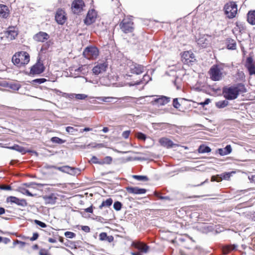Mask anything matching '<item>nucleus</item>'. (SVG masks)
I'll list each match as a JSON object with an SVG mask.
<instances>
[{"mask_svg": "<svg viewBox=\"0 0 255 255\" xmlns=\"http://www.w3.org/2000/svg\"><path fill=\"white\" fill-rule=\"evenodd\" d=\"M107 67L108 64L106 62L99 63L93 68V72L96 75H98L105 72Z\"/></svg>", "mask_w": 255, "mask_h": 255, "instance_id": "ddd939ff", "label": "nucleus"}, {"mask_svg": "<svg viewBox=\"0 0 255 255\" xmlns=\"http://www.w3.org/2000/svg\"><path fill=\"white\" fill-rule=\"evenodd\" d=\"M49 38V35L46 32L40 31L35 34L33 39L37 42H43Z\"/></svg>", "mask_w": 255, "mask_h": 255, "instance_id": "4468645a", "label": "nucleus"}, {"mask_svg": "<svg viewBox=\"0 0 255 255\" xmlns=\"http://www.w3.org/2000/svg\"><path fill=\"white\" fill-rule=\"evenodd\" d=\"M66 130L68 133H72L74 132L77 131L76 129H75V128H74L71 127H67L66 128Z\"/></svg>", "mask_w": 255, "mask_h": 255, "instance_id": "09e8293b", "label": "nucleus"}, {"mask_svg": "<svg viewBox=\"0 0 255 255\" xmlns=\"http://www.w3.org/2000/svg\"><path fill=\"white\" fill-rule=\"evenodd\" d=\"M159 142L161 145L167 148H172L178 146V144L174 143L172 141L165 137L160 138Z\"/></svg>", "mask_w": 255, "mask_h": 255, "instance_id": "a211bd4d", "label": "nucleus"}, {"mask_svg": "<svg viewBox=\"0 0 255 255\" xmlns=\"http://www.w3.org/2000/svg\"><path fill=\"white\" fill-rule=\"evenodd\" d=\"M75 72H79L82 74H85L88 72V66L86 65H82L78 68L74 70Z\"/></svg>", "mask_w": 255, "mask_h": 255, "instance_id": "cd10ccee", "label": "nucleus"}, {"mask_svg": "<svg viewBox=\"0 0 255 255\" xmlns=\"http://www.w3.org/2000/svg\"><path fill=\"white\" fill-rule=\"evenodd\" d=\"M232 151V148L231 145H227L224 148H219L218 149L219 153L222 155H226L231 153Z\"/></svg>", "mask_w": 255, "mask_h": 255, "instance_id": "b1692460", "label": "nucleus"}, {"mask_svg": "<svg viewBox=\"0 0 255 255\" xmlns=\"http://www.w3.org/2000/svg\"><path fill=\"white\" fill-rule=\"evenodd\" d=\"M126 190L128 193L133 194H143L146 192L145 189L137 187H127Z\"/></svg>", "mask_w": 255, "mask_h": 255, "instance_id": "6ab92c4d", "label": "nucleus"}, {"mask_svg": "<svg viewBox=\"0 0 255 255\" xmlns=\"http://www.w3.org/2000/svg\"><path fill=\"white\" fill-rule=\"evenodd\" d=\"M96 99L100 101L99 103H100V102L104 103H115L116 102H114V101L118 98L113 97H96Z\"/></svg>", "mask_w": 255, "mask_h": 255, "instance_id": "393cba45", "label": "nucleus"}, {"mask_svg": "<svg viewBox=\"0 0 255 255\" xmlns=\"http://www.w3.org/2000/svg\"><path fill=\"white\" fill-rule=\"evenodd\" d=\"M237 246L235 245L227 246L223 248V252L224 254H228L230 251L236 249Z\"/></svg>", "mask_w": 255, "mask_h": 255, "instance_id": "c85d7f7f", "label": "nucleus"}, {"mask_svg": "<svg viewBox=\"0 0 255 255\" xmlns=\"http://www.w3.org/2000/svg\"><path fill=\"white\" fill-rule=\"evenodd\" d=\"M211 102V100L210 99H206L205 101L203 102H201L200 104L203 106H204L206 105L209 104Z\"/></svg>", "mask_w": 255, "mask_h": 255, "instance_id": "052dcab7", "label": "nucleus"}, {"mask_svg": "<svg viewBox=\"0 0 255 255\" xmlns=\"http://www.w3.org/2000/svg\"><path fill=\"white\" fill-rule=\"evenodd\" d=\"M65 236L68 238L72 239L75 236V233L71 232H66Z\"/></svg>", "mask_w": 255, "mask_h": 255, "instance_id": "37998d69", "label": "nucleus"}, {"mask_svg": "<svg viewBox=\"0 0 255 255\" xmlns=\"http://www.w3.org/2000/svg\"><path fill=\"white\" fill-rule=\"evenodd\" d=\"M39 235L37 233H34L33 234V236L30 238V241H35L37 239Z\"/></svg>", "mask_w": 255, "mask_h": 255, "instance_id": "bf43d9fd", "label": "nucleus"}, {"mask_svg": "<svg viewBox=\"0 0 255 255\" xmlns=\"http://www.w3.org/2000/svg\"><path fill=\"white\" fill-rule=\"evenodd\" d=\"M228 105V102L226 100L219 101L216 103V105L219 108H223Z\"/></svg>", "mask_w": 255, "mask_h": 255, "instance_id": "7c9ffc66", "label": "nucleus"}, {"mask_svg": "<svg viewBox=\"0 0 255 255\" xmlns=\"http://www.w3.org/2000/svg\"><path fill=\"white\" fill-rule=\"evenodd\" d=\"M28 187H31L33 188H35V186H37L38 187H41L45 185V184H41V183H36L35 182H31L29 184H25Z\"/></svg>", "mask_w": 255, "mask_h": 255, "instance_id": "e433bc0d", "label": "nucleus"}, {"mask_svg": "<svg viewBox=\"0 0 255 255\" xmlns=\"http://www.w3.org/2000/svg\"><path fill=\"white\" fill-rule=\"evenodd\" d=\"M39 255H50L46 250H41L39 252Z\"/></svg>", "mask_w": 255, "mask_h": 255, "instance_id": "680f3d73", "label": "nucleus"}, {"mask_svg": "<svg viewBox=\"0 0 255 255\" xmlns=\"http://www.w3.org/2000/svg\"><path fill=\"white\" fill-rule=\"evenodd\" d=\"M4 34L7 38L11 40L15 38L18 34V32L15 27H10L4 32Z\"/></svg>", "mask_w": 255, "mask_h": 255, "instance_id": "2eb2a0df", "label": "nucleus"}, {"mask_svg": "<svg viewBox=\"0 0 255 255\" xmlns=\"http://www.w3.org/2000/svg\"><path fill=\"white\" fill-rule=\"evenodd\" d=\"M97 17V12L94 9L89 10L85 19V23L87 25H90L95 22Z\"/></svg>", "mask_w": 255, "mask_h": 255, "instance_id": "f8f14e48", "label": "nucleus"}, {"mask_svg": "<svg viewBox=\"0 0 255 255\" xmlns=\"http://www.w3.org/2000/svg\"><path fill=\"white\" fill-rule=\"evenodd\" d=\"M22 193L24 194H26L27 196H31V197L34 196V195L32 194L27 189H23V191H22Z\"/></svg>", "mask_w": 255, "mask_h": 255, "instance_id": "5fc2aeb1", "label": "nucleus"}, {"mask_svg": "<svg viewBox=\"0 0 255 255\" xmlns=\"http://www.w3.org/2000/svg\"><path fill=\"white\" fill-rule=\"evenodd\" d=\"M122 204L119 201H116L114 204V208L116 211H120L122 208Z\"/></svg>", "mask_w": 255, "mask_h": 255, "instance_id": "4c0bfd02", "label": "nucleus"}, {"mask_svg": "<svg viewBox=\"0 0 255 255\" xmlns=\"http://www.w3.org/2000/svg\"><path fill=\"white\" fill-rule=\"evenodd\" d=\"M46 204H54L57 198L54 194H51L49 195H45L43 197Z\"/></svg>", "mask_w": 255, "mask_h": 255, "instance_id": "aec40b11", "label": "nucleus"}, {"mask_svg": "<svg viewBox=\"0 0 255 255\" xmlns=\"http://www.w3.org/2000/svg\"><path fill=\"white\" fill-rule=\"evenodd\" d=\"M46 80L44 78L36 79L33 80V82L38 84H41L45 82Z\"/></svg>", "mask_w": 255, "mask_h": 255, "instance_id": "603ef678", "label": "nucleus"}, {"mask_svg": "<svg viewBox=\"0 0 255 255\" xmlns=\"http://www.w3.org/2000/svg\"><path fill=\"white\" fill-rule=\"evenodd\" d=\"M7 201L11 203H15L17 205L21 206H26L27 203L24 199H20L14 196H10L7 198Z\"/></svg>", "mask_w": 255, "mask_h": 255, "instance_id": "dca6fc26", "label": "nucleus"}, {"mask_svg": "<svg viewBox=\"0 0 255 255\" xmlns=\"http://www.w3.org/2000/svg\"><path fill=\"white\" fill-rule=\"evenodd\" d=\"M113 240H114L113 237L112 236H107L106 241H108L109 243H111L113 241Z\"/></svg>", "mask_w": 255, "mask_h": 255, "instance_id": "774afa93", "label": "nucleus"}, {"mask_svg": "<svg viewBox=\"0 0 255 255\" xmlns=\"http://www.w3.org/2000/svg\"><path fill=\"white\" fill-rule=\"evenodd\" d=\"M231 174L230 173H226L223 175V178L224 179H229L230 177Z\"/></svg>", "mask_w": 255, "mask_h": 255, "instance_id": "69168bd1", "label": "nucleus"}, {"mask_svg": "<svg viewBox=\"0 0 255 255\" xmlns=\"http://www.w3.org/2000/svg\"><path fill=\"white\" fill-rule=\"evenodd\" d=\"M107 235L106 233H102L99 235V239L101 241H106L107 238Z\"/></svg>", "mask_w": 255, "mask_h": 255, "instance_id": "49530a36", "label": "nucleus"}, {"mask_svg": "<svg viewBox=\"0 0 255 255\" xmlns=\"http://www.w3.org/2000/svg\"><path fill=\"white\" fill-rule=\"evenodd\" d=\"M144 66L137 64H133L130 66V71L131 73L139 75L144 71Z\"/></svg>", "mask_w": 255, "mask_h": 255, "instance_id": "f3484780", "label": "nucleus"}, {"mask_svg": "<svg viewBox=\"0 0 255 255\" xmlns=\"http://www.w3.org/2000/svg\"><path fill=\"white\" fill-rule=\"evenodd\" d=\"M34 223L36 225L39 226L40 227H41L42 228H45V227H46V225L44 223H43L42 222H41V221H40L39 220H34Z\"/></svg>", "mask_w": 255, "mask_h": 255, "instance_id": "a18cd8bd", "label": "nucleus"}, {"mask_svg": "<svg viewBox=\"0 0 255 255\" xmlns=\"http://www.w3.org/2000/svg\"><path fill=\"white\" fill-rule=\"evenodd\" d=\"M83 54L88 59H95L99 55V50L95 47H88L84 50Z\"/></svg>", "mask_w": 255, "mask_h": 255, "instance_id": "423d86ee", "label": "nucleus"}, {"mask_svg": "<svg viewBox=\"0 0 255 255\" xmlns=\"http://www.w3.org/2000/svg\"><path fill=\"white\" fill-rule=\"evenodd\" d=\"M29 54L25 51L16 53L12 57V63L19 67L27 64L29 62Z\"/></svg>", "mask_w": 255, "mask_h": 255, "instance_id": "f03ea898", "label": "nucleus"}, {"mask_svg": "<svg viewBox=\"0 0 255 255\" xmlns=\"http://www.w3.org/2000/svg\"><path fill=\"white\" fill-rule=\"evenodd\" d=\"M254 65L253 64V59L251 57H248L247 59V63H246V66L248 65Z\"/></svg>", "mask_w": 255, "mask_h": 255, "instance_id": "864d4df0", "label": "nucleus"}, {"mask_svg": "<svg viewBox=\"0 0 255 255\" xmlns=\"http://www.w3.org/2000/svg\"><path fill=\"white\" fill-rule=\"evenodd\" d=\"M232 43L228 44L227 47L229 49H235L236 48V43L233 40H231Z\"/></svg>", "mask_w": 255, "mask_h": 255, "instance_id": "a19ab883", "label": "nucleus"}, {"mask_svg": "<svg viewBox=\"0 0 255 255\" xmlns=\"http://www.w3.org/2000/svg\"><path fill=\"white\" fill-rule=\"evenodd\" d=\"M223 69L222 64L213 65L209 71L211 79L215 81L221 80L225 74Z\"/></svg>", "mask_w": 255, "mask_h": 255, "instance_id": "7ed1b4c3", "label": "nucleus"}, {"mask_svg": "<svg viewBox=\"0 0 255 255\" xmlns=\"http://www.w3.org/2000/svg\"><path fill=\"white\" fill-rule=\"evenodd\" d=\"M45 69L43 64L38 60L37 62L31 67L30 69V73L33 75L40 74L42 73Z\"/></svg>", "mask_w": 255, "mask_h": 255, "instance_id": "9d476101", "label": "nucleus"}, {"mask_svg": "<svg viewBox=\"0 0 255 255\" xmlns=\"http://www.w3.org/2000/svg\"><path fill=\"white\" fill-rule=\"evenodd\" d=\"M130 133V130L124 131L122 133V136L124 138L127 139L128 137V136H129Z\"/></svg>", "mask_w": 255, "mask_h": 255, "instance_id": "3c124183", "label": "nucleus"}, {"mask_svg": "<svg viewBox=\"0 0 255 255\" xmlns=\"http://www.w3.org/2000/svg\"><path fill=\"white\" fill-rule=\"evenodd\" d=\"M85 211L87 213H92L93 212V208L91 206L89 208L85 209Z\"/></svg>", "mask_w": 255, "mask_h": 255, "instance_id": "338daca9", "label": "nucleus"}, {"mask_svg": "<svg viewBox=\"0 0 255 255\" xmlns=\"http://www.w3.org/2000/svg\"><path fill=\"white\" fill-rule=\"evenodd\" d=\"M137 137L139 139H142V140H145V138H146V136H145V135L143 133L139 132L137 134Z\"/></svg>", "mask_w": 255, "mask_h": 255, "instance_id": "6e6d98bb", "label": "nucleus"}, {"mask_svg": "<svg viewBox=\"0 0 255 255\" xmlns=\"http://www.w3.org/2000/svg\"><path fill=\"white\" fill-rule=\"evenodd\" d=\"M112 158L111 156L105 157L103 160L100 161L99 164H110L112 162Z\"/></svg>", "mask_w": 255, "mask_h": 255, "instance_id": "2f4dec72", "label": "nucleus"}, {"mask_svg": "<svg viewBox=\"0 0 255 255\" xmlns=\"http://www.w3.org/2000/svg\"><path fill=\"white\" fill-rule=\"evenodd\" d=\"M82 229L85 232H90V228L88 226H84L82 227Z\"/></svg>", "mask_w": 255, "mask_h": 255, "instance_id": "e2e57ef3", "label": "nucleus"}, {"mask_svg": "<svg viewBox=\"0 0 255 255\" xmlns=\"http://www.w3.org/2000/svg\"><path fill=\"white\" fill-rule=\"evenodd\" d=\"M91 161L94 163L99 164V162H100V161L98 160L97 157L94 156L92 157V158L91 159Z\"/></svg>", "mask_w": 255, "mask_h": 255, "instance_id": "4d7b16f0", "label": "nucleus"}, {"mask_svg": "<svg viewBox=\"0 0 255 255\" xmlns=\"http://www.w3.org/2000/svg\"><path fill=\"white\" fill-rule=\"evenodd\" d=\"M132 177L138 181H147L148 177L143 175H133Z\"/></svg>", "mask_w": 255, "mask_h": 255, "instance_id": "f704fd0d", "label": "nucleus"}, {"mask_svg": "<svg viewBox=\"0 0 255 255\" xmlns=\"http://www.w3.org/2000/svg\"><path fill=\"white\" fill-rule=\"evenodd\" d=\"M133 245L135 248L140 250L143 253H147L148 251L149 247L146 245L141 243H133Z\"/></svg>", "mask_w": 255, "mask_h": 255, "instance_id": "4be33fe9", "label": "nucleus"}, {"mask_svg": "<svg viewBox=\"0 0 255 255\" xmlns=\"http://www.w3.org/2000/svg\"><path fill=\"white\" fill-rule=\"evenodd\" d=\"M246 92V89L244 85L239 84L236 86L225 88L223 89V94L225 98L228 100L236 99L240 93Z\"/></svg>", "mask_w": 255, "mask_h": 255, "instance_id": "f257e3e1", "label": "nucleus"}, {"mask_svg": "<svg viewBox=\"0 0 255 255\" xmlns=\"http://www.w3.org/2000/svg\"><path fill=\"white\" fill-rule=\"evenodd\" d=\"M142 79H143V80L139 81L137 82L134 83H131V84H130V86H133V85H139L140 83H141L143 81H145L146 83H147V82L148 81V79H149V77L148 75H147L146 74H145L143 76Z\"/></svg>", "mask_w": 255, "mask_h": 255, "instance_id": "72a5a7b5", "label": "nucleus"}, {"mask_svg": "<svg viewBox=\"0 0 255 255\" xmlns=\"http://www.w3.org/2000/svg\"><path fill=\"white\" fill-rule=\"evenodd\" d=\"M81 170L76 168L72 167V170L71 171V175H75L76 174H79L80 173Z\"/></svg>", "mask_w": 255, "mask_h": 255, "instance_id": "79ce46f5", "label": "nucleus"}, {"mask_svg": "<svg viewBox=\"0 0 255 255\" xmlns=\"http://www.w3.org/2000/svg\"><path fill=\"white\" fill-rule=\"evenodd\" d=\"M173 106L176 109H178L180 107V104L179 103L177 98L173 99Z\"/></svg>", "mask_w": 255, "mask_h": 255, "instance_id": "de8ad7c7", "label": "nucleus"}, {"mask_svg": "<svg viewBox=\"0 0 255 255\" xmlns=\"http://www.w3.org/2000/svg\"><path fill=\"white\" fill-rule=\"evenodd\" d=\"M71 170H72V167H71L69 166H63V172L67 173L70 174Z\"/></svg>", "mask_w": 255, "mask_h": 255, "instance_id": "c03bdc74", "label": "nucleus"}, {"mask_svg": "<svg viewBox=\"0 0 255 255\" xmlns=\"http://www.w3.org/2000/svg\"><path fill=\"white\" fill-rule=\"evenodd\" d=\"M113 203V200L111 198H109L106 201H103L101 205L99 206V208L102 209L103 207H109Z\"/></svg>", "mask_w": 255, "mask_h": 255, "instance_id": "bb28decb", "label": "nucleus"}, {"mask_svg": "<svg viewBox=\"0 0 255 255\" xmlns=\"http://www.w3.org/2000/svg\"><path fill=\"white\" fill-rule=\"evenodd\" d=\"M170 101V98L162 96L159 98L155 99L154 102L159 105L163 106L169 103Z\"/></svg>", "mask_w": 255, "mask_h": 255, "instance_id": "412c9836", "label": "nucleus"}, {"mask_svg": "<svg viewBox=\"0 0 255 255\" xmlns=\"http://www.w3.org/2000/svg\"><path fill=\"white\" fill-rule=\"evenodd\" d=\"M222 178L221 177H216L215 176H213L211 178V181H216L217 182H220L222 181Z\"/></svg>", "mask_w": 255, "mask_h": 255, "instance_id": "13d9d810", "label": "nucleus"}, {"mask_svg": "<svg viewBox=\"0 0 255 255\" xmlns=\"http://www.w3.org/2000/svg\"><path fill=\"white\" fill-rule=\"evenodd\" d=\"M195 60L194 55L191 51H185L182 55V60L186 64H192Z\"/></svg>", "mask_w": 255, "mask_h": 255, "instance_id": "1a4fd4ad", "label": "nucleus"}, {"mask_svg": "<svg viewBox=\"0 0 255 255\" xmlns=\"http://www.w3.org/2000/svg\"><path fill=\"white\" fill-rule=\"evenodd\" d=\"M51 141L53 143L62 144L64 143L65 141L58 137H53L51 139Z\"/></svg>", "mask_w": 255, "mask_h": 255, "instance_id": "c9c22d12", "label": "nucleus"}, {"mask_svg": "<svg viewBox=\"0 0 255 255\" xmlns=\"http://www.w3.org/2000/svg\"><path fill=\"white\" fill-rule=\"evenodd\" d=\"M156 196L158 197L160 199L163 200V199H169V198L167 196H162L161 195H159L158 194H156Z\"/></svg>", "mask_w": 255, "mask_h": 255, "instance_id": "0e129e2a", "label": "nucleus"}, {"mask_svg": "<svg viewBox=\"0 0 255 255\" xmlns=\"http://www.w3.org/2000/svg\"><path fill=\"white\" fill-rule=\"evenodd\" d=\"M247 20L252 25H255V10L249 11L247 14Z\"/></svg>", "mask_w": 255, "mask_h": 255, "instance_id": "a878e982", "label": "nucleus"}, {"mask_svg": "<svg viewBox=\"0 0 255 255\" xmlns=\"http://www.w3.org/2000/svg\"><path fill=\"white\" fill-rule=\"evenodd\" d=\"M0 189L4 190H11V188L9 185H0Z\"/></svg>", "mask_w": 255, "mask_h": 255, "instance_id": "8fccbe9b", "label": "nucleus"}, {"mask_svg": "<svg viewBox=\"0 0 255 255\" xmlns=\"http://www.w3.org/2000/svg\"><path fill=\"white\" fill-rule=\"evenodd\" d=\"M211 151V148L208 146H200L199 152L200 153H208Z\"/></svg>", "mask_w": 255, "mask_h": 255, "instance_id": "473e14b6", "label": "nucleus"}, {"mask_svg": "<svg viewBox=\"0 0 255 255\" xmlns=\"http://www.w3.org/2000/svg\"><path fill=\"white\" fill-rule=\"evenodd\" d=\"M120 27L125 33H131L134 29L133 22L129 18L124 19L120 24Z\"/></svg>", "mask_w": 255, "mask_h": 255, "instance_id": "20e7f679", "label": "nucleus"}, {"mask_svg": "<svg viewBox=\"0 0 255 255\" xmlns=\"http://www.w3.org/2000/svg\"><path fill=\"white\" fill-rule=\"evenodd\" d=\"M9 15V10L7 6L0 4V16L6 18Z\"/></svg>", "mask_w": 255, "mask_h": 255, "instance_id": "5701e85b", "label": "nucleus"}, {"mask_svg": "<svg viewBox=\"0 0 255 255\" xmlns=\"http://www.w3.org/2000/svg\"><path fill=\"white\" fill-rule=\"evenodd\" d=\"M84 6L85 3L83 0H74L72 3L71 9L73 13L78 14L83 10Z\"/></svg>", "mask_w": 255, "mask_h": 255, "instance_id": "0eeeda50", "label": "nucleus"}, {"mask_svg": "<svg viewBox=\"0 0 255 255\" xmlns=\"http://www.w3.org/2000/svg\"><path fill=\"white\" fill-rule=\"evenodd\" d=\"M88 96L83 94H76L75 98L78 100H84L87 98Z\"/></svg>", "mask_w": 255, "mask_h": 255, "instance_id": "ea45409f", "label": "nucleus"}, {"mask_svg": "<svg viewBox=\"0 0 255 255\" xmlns=\"http://www.w3.org/2000/svg\"><path fill=\"white\" fill-rule=\"evenodd\" d=\"M212 37L208 35H202L197 39L198 45L203 48H206L211 44Z\"/></svg>", "mask_w": 255, "mask_h": 255, "instance_id": "6e6552de", "label": "nucleus"}, {"mask_svg": "<svg viewBox=\"0 0 255 255\" xmlns=\"http://www.w3.org/2000/svg\"><path fill=\"white\" fill-rule=\"evenodd\" d=\"M250 75L255 74V66L254 65L246 66Z\"/></svg>", "mask_w": 255, "mask_h": 255, "instance_id": "58836bf2", "label": "nucleus"}, {"mask_svg": "<svg viewBox=\"0 0 255 255\" xmlns=\"http://www.w3.org/2000/svg\"><path fill=\"white\" fill-rule=\"evenodd\" d=\"M225 12L229 18H233L236 16L237 13V5L234 2H231L226 4L224 7Z\"/></svg>", "mask_w": 255, "mask_h": 255, "instance_id": "39448f33", "label": "nucleus"}, {"mask_svg": "<svg viewBox=\"0 0 255 255\" xmlns=\"http://www.w3.org/2000/svg\"><path fill=\"white\" fill-rule=\"evenodd\" d=\"M10 148L16 150L21 153L22 154H24L26 152V150L24 147L19 146L18 145H13V146L10 147Z\"/></svg>", "mask_w": 255, "mask_h": 255, "instance_id": "c756f323", "label": "nucleus"}, {"mask_svg": "<svg viewBox=\"0 0 255 255\" xmlns=\"http://www.w3.org/2000/svg\"><path fill=\"white\" fill-rule=\"evenodd\" d=\"M55 18L59 24L63 25L67 19L65 11L60 8L58 9L55 14Z\"/></svg>", "mask_w": 255, "mask_h": 255, "instance_id": "9b49d317", "label": "nucleus"}]
</instances>
